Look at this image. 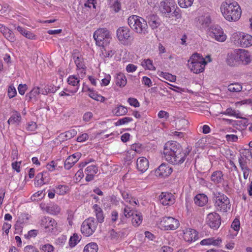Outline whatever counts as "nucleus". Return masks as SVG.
<instances>
[{"mask_svg":"<svg viewBox=\"0 0 252 252\" xmlns=\"http://www.w3.org/2000/svg\"><path fill=\"white\" fill-rule=\"evenodd\" d=\"M77 134V131L74 129H70L64 133L60 134L58 137L61 141H66L74 137Z\"/></svg>","mask_w":252,"mask_h":252,"instance_id":"bb28decb","label":"nucleus"},{"mask_svg":"<svg viewBox=\"0 0 252 252\" xmlns=\"http://www.w3.org/2000/svg\"><path fill=\"white\" fill-rule=\"evenodd\" d=\"M3 35L11 42H14L16 41V37L14 33L9 29H8V32H6Z\"/></svg>","mask_w":252,"mask_h":252,"instance_id":"09e8293b","label":"nucleus"},{"mask_svg":"<svg viewBox=\"0 0 252 252\" xmlns=\"http://www.w3.org/2000/svg\"><path fill=\"white\" fill-rule=\"evenodd\" d=\"M73 59L77 68L82 69L84 71H86V67L84 63L83 59L79 57L75 58V56L73 57Z\"/></svg>","mask_w":252,"mask_h":252,"instance_id":"a19ab883","label":"nucleus"},{"mask_svg":"<svg viewBox=\"0 0 252 252\" xmlns=\"http://www.w3.org/2000/svg\"><path fill=\"white\" fill-rule=\"evenodd\" d=\"M141 65L146 69H149L151 70H154L156 69V68L153 64L152 61L150 59L144 60L141 63Z\"/></svg>","mask_w":252,"mask_h":252,"instance_id":"a18cd8bd","label":"nucleus"},{"mask_svg":"<svg viewBox=\"0 0 252 252\" xmlns=\"http://www.w3.org/2000/svg\"><path fill=\"white\" fill-rule=\"evenodd\" d=\"M49 173L45 171L39 173L37 174L35 179V184L37 186H41L46 184L49 181Z\"/></svg>","mask_w":252,"mask_h":252,"instance_id":"5701e85b","label":"nucleus"},{"mask_svg":"<svg viewBox=\"0 0 252 252\" xmlns=\"http://www.w3.org/2000/svg\"><path fill=\"white\" fill-rule=\"evenodd\" d=\"M122 0H111V8L115 13L119 12L121 10Z\"/></svg>","mask_w":252,"mask_h":252,"instance_id":"ea45409f","label":"nucleus"},{"mask_svg":"<svg viewBox=\"0 0 252 252\" xmlns=\"http://www.w3.org/2000/svg\"><path fill=\"white\" fill-rule=\"evenodd\" d=\"M40 249L42 252H52L53 251L54 247L52 245L47 244L41 246Z\"/></svg>","mask_w":252,"mask_h":252,"instance_id":"5fc2aeb1","label":"nucleus"},{"mask_svg":"<svg viewBox=\"0 0 252 252\" xmlns=\"http://www.w3.org/2000/svg\"><path fill=\"white\" fill-rule=\"evenodd\" d=\"M36 128V124L34 122L28 123L26 126V129L29 131H34Z\"/></svg>","mask_w":252,"mask_h":252,"instance_id":"69168bd1","label":"nucleus"},{"mask_svg":"<svg viewBox=\"0 0 252 252\" xmlns=\"http://www.w3.org/2000/svg\"><path fill=\"white\" fill-rule=\"evenodd\" d=\"M114 82L118 86L123 87L126 85L127 80L124 74L120 72L115 76Z\"/></svg>","mask_w":252,"mask_h":252,"instance_id":"cd10ccee","label":"nucleus"},{"mask_svg":"<svg viewBox=\"0 0 252 252\" xmlns=\"http://www.w3.org/2000/svg\"><path fill=\"white\" fill-rule=\"evenodd\" d=\"M206 63L202 62H190L188 63L189 67L193 73L197 74L202 72L204 70V66Z\"/></svg>","mask_w":252,"mask_h":252,"instance_id":"412c9836","label":"nucleus"},{"mask_svg":"<svg viewBox=\"0 0 252 252\" xmlns=\"http://www.w3.org/2000/svg\"><path fill=\"white\" fill-rule=\"evenodd\" d=\"M223 114L227 115L229 116H232L236 117L237 118H242L241 117H240L239 115V113H237L235 110L233 109L232 108H228L225 111L222 113Z\"/></svg>","mask_w":252,"mask_h":252,"instance_id":"3c124183","label":"nucleus"},{"mask_svg":"<svg viewBox=\"0 0 252 252\" xmlns=\"http://www.w3.org/2000/svg\"><path fill=\"white\" fill-rule=\"evenodd\" d=\"M206 222L211 228L217 229L220 224V217L215 212L209 213L206 218Z\"/></svg>","mask_w":252,"mask_h":252,"instance_id":"1a4fd4ad","label":"nucleus"},{"mask_svg":"<svg viewBox=\"0 0 252 252\" xmlns=\"http://www.w3.org/2000/svg\"><path fill=\"white\" fill-rule=\"evenodd\" d=\"M110 32L106 29H99L94 33V38L96 45L102 46L105 54L107 55L110 54Z\"/></svg>","mask_w":252,"mask_h":252,"instance_id":"7ed1b4c3","label":"nucleus"},{"mask_svg":"<svg viewBox=\"0 0 252 252\" xmlns=\"http://www.w3.org/2000/svg\"><path fill=\"white\" fill-rule=\"evenodd\" d=\"M221 242V239H214L213 238L203 239L200 242V244L202 245H213L214 246L218 245Z\"/></svg>","mask_w":252,"mask_h":252,"instance_id":"473e14b6","label":"nucleus"},{"mask_svg":"<svg viewBox=\"0 0 252 252\" xmlns=\"http://www.w3.org/2000/svg\"><path fill=\"white\" fill-rule=\"evenodd\" d=\"M177 7L176 2L174 0H165L160 3V10L163 14H169Z\"/></svg>","mask_w":252,"mask_h":252,"instance_id":"9d476101","label":"nucleus"},{"mask_svg":"<svg viewBox=\"0 0 252 252\" xmlns=\"http://www.w3.org/2000/svg\"><path fill=\"white\" fill-rule=\"evenodd\" d=\"M161 74V76H162L164 78L170 82H174L176 79V76L169 73L162 72Z\"/></svg>","mask_w":252,"mask_h":252,"instance_id":"864d4df0","label":"nucleus"},{"mask_svg":"<svg viewBox=\"0 0 252 252\" xmlns=\"http://www.w3.org/2000/svg\"><path fill=\"white\" fill-rule=\"evenodd\" d=\"M79 79L77 77H76V76H69V77L67 79L68 84L70 86H72L73 87V89H71L70 93L75 94L78 91L79 89Z\"/></svg>","mask_w":252,"mask_h":252,"instance_id":"b1692460","label":"nucleus"},{"mask_svg":"<svg viewBox=\"0 0 252 252\" xmlns=\"http://www.w3.org/2000/svg\"><path fill=\"white\" fill-rule=\"evenodd\" d=\"M194 203L198 206H204L208 202V197L204 194H198L194 198Z\"/></svg>","mask_w":252,"mask_h":252,"instance_id":"c756f323","label":"nucleus"},{"mask_svg":"<svg viewBox=\"0 0 252 252\" xmlns=\"http://www.w3.org/2000/svg\"><path fill=\"white\" fill-rule=\"evenodd\" d=\"M160 202L163 205H169L174 203V196L169 192H162L159 196Z\"/></svg>","mask_w":252,"mask_h":252,"instance_id":"2eb2a0df","label":"nucleus"},{"mask_svg":"<svg viewBox=\"0 0 252 252\" xmlns=\"http://www.w3.org/2000/svg\"><path fill=\"white\" fill-rule=\"evenodd\" d=\"M7 93L8 96L10 98H11L15 96L17 94L16 90L15 87L12 85L9 86L8 89Z\"/></svg>","mask_w":252,"mask_h":252,"instance_id":"4d7b16f0","label":"nucleus"},{"mask_svg":"<svg viewBox=\"0 0 252 252\" xmlns=\"http://www.w3.org/2000/svg\"><path fill=\"white\" fill-rule=\"evenodd\" d=\"M148 160L145 157H140L136 161L137 169L141 173L145 172L149 167Z\"/></svg>","mask_w":252,"mask_h":252,"instance_id":"a211bd4d","label":"nucleus"},{"mask_svg":"<svg viewBox=\"0 0 252 252\" xmlns=\"http://www.w3.org/2000/svg\"><path fill=\"white\" fill-rule=\"evenodd\" d=\"M189 153L183 151L179 144L176 142H168L165 143L163 149V155L165 159L173 164H181L185 160Z\"/></svg>","mask_w":252,"mask_h":252,"instance_id":"f257e3e1","label":"nucleus"},{"mask_svg":"<svg viewBox=\"0 0 252 252\" xmlns=\"http://www.w3.org/2000/svg\"><path fill=\"white\" fill-rule=\"evenodd\" d=\"M122 195L124 199H125L126 201H128L130 203L132 204L133 203L134 204H137L136 201L134 199H130L129 197V194L126 192H123L122 193Z\"/></svg>","mask_w":252,"mask_h":252,"instance_id":"0e129e2a","label":"nucleus"},{"mask_svg":"<svg viewBox=\"0 0 252 252\" xmlns=\"http://www.w3.org/2000/svg\"><path fill=\"white\" fill-rule=\"evenodd\" d=\"M117 37L121 42H125L130 38V31L128 28L126 27H120L117 30Z\"/></svg>","mask_w":252,"mask_h":252,"instance_id":"9b49d317","label":"nucleus"},{"mask_svg":"<svg viewBox=\"0 0 252 252\" xmlns=\"http://www.w3.org/2000/svg\"><path fill=\"white\" fill-rule=\"evenodd\" d=\"M81 240L80 236H79L78 234L74 233L73 236H71L69 241V244L71 247H73L77 245V244Z\"/></svg>","mask_w":252,"mask_h":252,"instance_id":"37998d69","label":"nucleus"},{"mask_svg":"<svg viewBox=\"0 0 252 252\" xmlns=\"http://www.w3.org/2000/svg\"><path fill=\"white\" fill-rule=\"evenodd\" d=\"M38 230L35 229L31 230L28 233L24 235L26 239H30L32 237H35L37 236Z\"/></svg>","mask_w":252,"mask_h":252,"instance_id":"13d9d810","label":"nucleus"},{"mask_svg":"<svg viewBox=\"0 0 252 252\" xmlns=\"http://www.w3.org/2000/svg\"><path fill=\"white\" fill-rule=\"evenodd\" d=\"M239 40L240 45L243 47H247L252 45V36L250 34H242Z\"/></svg>","mask_w":252,"mask_h":252,"instance_id":"a878e982","label":"nucleus"},{"mask_svg":"<svg viewBox=\"0 0 252 252\" xmlns=\"http://www.w3.org/2000/svg\"><path fill=\"white\" fill-rule=\"evenodd\" d=\"M173 10V16H174L176 19H181L182 18L181 9L177 6V7H175V9Z\"/></svg>","mask_w":252,"mask_h":252,"instance_id":"bf43d9fd","label":"nucleus"},{"mask_svg":"<svg viewBox=\"0 0 252 252\" xmlns=\"http://www.w3.org/2000/svg\"><path fill=\"white\" fill-rule=\"evenodd\" d=\"M93 207L97 220L96 221H97V222L102 223L103 222L104 219L102 209L97 204L94 205Z\"/></svg>","mask_w":252,"mask_h":252,"instance_id":"2f4dec72","label":"nucleus"},{"mask_svg":"<svg viewBox=\"0 0 252 252\" xmlns=\"http://www.w3.org/2000/svg\"><path fill=\"white\" fill-rule=\"evenodd\" d=\"M147 22L153 30L157 29L160 25V20L156 15L150 14L147 17Z\"/></svg>","mask_w":252,"mask_h":252,"instance_id":"4be33fe9","label":"nucleus"},{"mask_svg":"<svg viewBox=\"0 0 252 252\" xmlns=\"http://www.w3.org/2000/svg\"><path fill=\"white\" fill-rule=\"evenodd\" d=\"M97 226V221L94 218H89L85 220L81 227V231L85 236L92 235L95 231Z\"/></svg>","mask_w":252,"mask_h":252,"instance_id":"423d86ee","label":"nucleus"},{"mask_svg":"<svg viewBox=\"0 0 252 252\" xmlns=\"http://www.w3.org/2000/svg\"><path fill=\"white\" fill-rule=\"evenodd\" d=\"M198 21L202 26V28L203 29L208 28L211 23V18L209 15H203L200 17Z\"/></svg>","mask_w":252,"mask_h":252,"instance_id":"7c9ffc66","label":"nucleus"},{"mask_svg":"<svg viewBox=\"0 0 252 252\" xmlns=\"http://www.w3.org/2000/svg\"><path fill=\"white\" fill-rule=\"evenodd\" d=\"M194 0H178L179 5L182 8L190 7L193 3Z\"/></svg>","mask_w":252,"mask_h":252,"instance_id":"8fccbe9b","label":"nucleus"},{"mask_svg":"<svg viewBox=\"0 0 252 252\" xmlns=\"http://www.w3.org/2000/svg\"><path fill=\"white\" fill-rule=\"evenodd\" d=\"M56 193L59 195H64L69 190V188L66 185H60L56 187Z\"/></svg>","mask_w":252,"mask_h":252,"instance_id":"79ce46f5","label":"nucleus"},{"mask_svg":"<svg viewBox=\"0 0 252 252\" xmlns=\"http://www.w3.org/2000/svg\"><path fill=\"white\" fill-rule=\"evenodd\" d=\"M202 62L204 63H207V62L205 60V59L200 56V54L197 53L193 54L190 58L189 60L188 61V63H190V62Z\"/></svg>","mask_w":252,"mask_h":252,"instance_id":"4c0bfd02","label":"nucleus"},{"mask_svg":"<svg viewBox=\"0 0 252 252\" xmlns=\"http://www.w3.org/2000/svg\"><path fill=\"white\" fill-rule=\"evenodd\" d=\"M21 116L20 113L16 111H14L8 119L7 123L9 125L18 126L21 122Z\"/></svg>","mask_w":252,"mask_h":252,"instance_id":"393cba45","label":"nucleus"},{"mask_svg":"<svg viewBox=\"0 0 252 252\" xmlns=\"http://www.w3.org/2000/svg\"><path fill=\"white\" fill-rule=\"evenodd\" d=\"M41 225L44 227L46 231L53 232L57 226L56 220L52 218L47 217H44L41 220Z\"/></svg>","mask_w":252,"mask_h":252,"instance_id":"f8f14e48","label":"nucleus"},{"mask_svg":"<svg viewBox=\"0 0 252 252\" xmlns=\"http://www.w3.org/2000/svg\"><path fill=\"white\" fill-rule=\"evenodd\" d=\"M86 88L87 89V90L90 92L89 96L91 98L96 100H100L101 101H103L104 100V97L103 96L98 95V94L95 93L94 91L91 90L90 88L87 87H86Z\"/></svg>","mask_w":252,"mask_h":252,"instance_id":"c03bdc74","label":"nucleus"},{"mask_svg":"<svg viewBox=\"0 0 252 252\" xmlns=\"http://www.w3.org/2000/svg\"><path fill=\"white\" fill-rule=\"evenodd\" d=\"M21 34L28 39L34 40L36 39V36L32 32L25 29Z\"/></svg>","mask_w":252,"mask_h":252,"instance_id":"6e6d98bb","label":"nucleus"},{"mask_svg":"<svg viewBox=\"0 0 252 252\" xmlns=\"http://www.w3.org/2000/svg\"><path fill=\"white\" fill-rule=\"evenodd\" d=\"M97 171L98 168L95 165L88 166L85 170V173L86 175V181L87 182L92 181Z\"/></svg>","mask_w":252,"mask_h":252,"instance_id":"aec40b11","label":"nucleus"},{"mask_svg":"<svg viewBox=\"0 0 252 252\" xmlns=\"http://www.w3.org/2000/svg\"><path fill=\"white\" fill-rule=\"evenodd\" d=\"M208 34L210 37L219 42H223L226 38L222 28L218 25L211 26L209 29Z\"/></svg>","mask_w":252,"mask_h":252,"instance_id":"6e6552de","label":"nucleus"},{"mask_svg":"<svg viewBox=\"0 0 252 252\" xmlns=\"http://www.w3.org/2000/svg\"><path fill=\"white\" fill-rule=\"evenodd\" d=\"M112 112L114 115L120 116L125 115L127 112V109L126 107L120 105L113 109Z\"/></svg>","mask_w":252,"mask_h":252,"instance_id":"c9c22d12","label":"nucleus"},{"mask_svg":"<svg viewBox=\"0 0 252 252\" xmlns=\"http://www.w3.org/2000/svg\"><path fill=\"white\" fill-rule=\"evenodd\" d=\"M132 217V219L131 222L133 225L138 226L141 223L142 221V217L141 213H135Z\"/></svg>","mask_w":252,"mask_h":252,"instance_id":"e433bc0d","label":"nucleus"},{"mask_svg":"<svg viewBox=\"0 0 252 252\" xmlns=\"http://www.w3.org/2000/svg\"><path fill=\"white\" fill-rule=\"evenodd\" d=\"M125 235L122 231L116 232L113 229L111 230V240L114 242L118 243L121 239Z\"/></svg>","mask_w":252,"mask_h":252,"instance_id":"72a5a7b5","label":"nucleus"},{"mask_svg":"<svg viewBox=\"0 0 252 252\" xmlns=\"http://www.w3.org/2000/svg\"><path fill=\"white\" fill-rule=\"evenodd\" d=\"M220 10L224 17L229 21H237L241 15L240 7L236 1L229 0L222 2Z\"/></svg>","mask_w":252,"mask_h":252,"instance_id":"f03ea898","label":"nucleus"},{"mask_svg":"<svg viewBox=\"0 0 252 252\" xmlns=\"http://www.w3.org/2000/svg\"><path fill=\"white\" fill-rule=\"evenodd\" d=\"M25 252H39L32 245L27 246L24 248Z\"/></svg>","mask_w":252,"mask_h":252,"instance_id":"774afa93","label":"nucleus"},{"mask_svg":"<svg viewBox=\"0 0 252 252\" xmlns=\"http://www.w3.org/2000/svg\"><path fill=\"white\" fill-rule=\"evenodd\" d=\"M223 174L220 170L215 171L211 175V180L215 184L220 183L223 180Z\"/></svg>","mask_w":252,"mask_h":252,"instance_id":"c85d7f7f","label":"nucleus"},{"mask_svg":"<svg viewBox=\"0 0 252 252\" xmlns=\"http://www.w3.org/2000/svg\"><path fill=\"white\" fill-rule=\"evenodd\" d=\"M129 27L137 33L146 34L148 33L147 21L137 15H131L127 19Z\"/></svg>","mask_w":252,"mask_h":252,"instance_id":"20e7f679","label":"nucleus"},{"mask_svg":"<svg viewBox=\"0 0 252 252\" xmlns=\"http://www.w3.org/2000/svg\"><path fill=\"white\" fill-rule=\"evenodd\" d=\"M124 213L126 217L128 218L132 216H133V214L135 213L132 209H130V207L126 206L124 209Z\"/></svg>","mask_w":252,"mask_h":252,"instance_id":"e2e57ef3","label":"nucleus"},{"mask_svg":"<svg viewBox=\"0 0 252 252\" xmlns=\"http://www.w3.org/2000/svg\"><path fill=\"white\" fill-rule=\"evenodd\" d=\"M183 231V238L186 241L192 242L198 239V234L195 230L191 228H187Z\"/></svg>","mask_w":252,"mask_h":252,"instance_id":"dca6fc26","label":"nucleus"},{"mask_svg":"<svg viewBox=\"0 0 252 252\" xmlns=\"http://www.w3.org/2000/svg\"><path fill=\"white\" fill-rule=\"evenodd\" d=\"M213 199L218 211L226 212L227 209H230L231 205L229 199L223 193L220 192L214 193Z\"/></svg>","mask_w":252,"mask_h":252,"instance_id":"39448f33","label":"nucleus"},{"mask_svg":"<svg viewBox=\"0 0 252 252\" xmlns=\"http://www.w3.org/2000/svg\"><path fill=\"white\" fill-rule=\"evenodd\" d=\"M240 221L238 219H235L231 224V227L236 231H238L240 229Z\"/></svg>","mask_w":252,"mask_h":252,"instance_id":"680f3d73","label":"nucleus"},{"mask_svg":"<svg viewBox=\"0 0 252 252\" xmlns=\"http://www.w3.org/2000/svg\"><path fill=\"white\" fill-rule=\"evenodd\" d=\"M237 50L233 53H229L227 55L226 62L227 64L231 66H234L240 64L238 60Z\"/></svg>","mask_w":252,"mask_h":252,"instance_id":"6ab92c4d","label":"nucleus"},{"mask_svg":"<svg viewBox=\"0 0 252 252\" xmlns=\"http://www.w3.org/2000/svg\"><path fill=\"white\" fill-rule=\"evenodd\" d=\"M242 89V86L239 83H232L228 86V90L232 92H239Z\"/></svg>","mask_w":252,"mask_h":252,"instance_id":"49530a36","label":"nucleus"},{"mask_svg":"<svg viewBox=\"0 0 252 252\" xmlns=\"http://www.w3.org/2000/svg\"><path fill=\"white\" fill-rule=\"evenodd\" d=\"M98 250V247L96 243L91 242L85 246L83 252H97Z\"/></svg>","mask_w":252,"mask_h":252,"instance_id":"f704fd0d","label":"nucleus"},{"mask_svg":"<svg viewBox=\"0 0 252 252\" xmlns=\"http://www.w3.org/2000/svg\"><path fill=\"white\" fill-rule=\"evenodd\" d=\"M172 169L168 164L162 163L156 170L157 176L160 177H167L171 174Z\"/></svg>","mask_w":252,"mask_h":252,"instance_id":"ddd939ff","label":"nucleus"},{"mask_svg":"<svg viewBox=\"0 0 252 252\" xmlns=\"http://www.w3.org/2000/svg\"><path fill=\"white\" fill-rule=\"evenodd\" d=\"M160 226L165 230H175L180 225L179 221L177 219L171 217H164L161 219Z\"/></svg>","mask_w":252,"mask_h":252,"instance_id":"0eeeda50","label":"nucleus"},{"mask_svg":"<svg viewBox=\"0 0 252 252\" xmlns=\"http://www.w3.org/2000/svg\"><path fill=\"white\" fill-rule=\"evenodd\" d=\"M226 121L228 122L229 124L234 123L233 125L236 124L237 126H242L243 127L248 126V120L246 118H242V120L237 121H233L231 120L227 119Z\"/></svg>","mask_w":252,"mask_h":252,"instance_id":"de8ad7c7","label":"nucleus"},{"mask_svg":"<svg viewBox=\"0 0 252 252\" xmlns=\"http://www.w3.org/2000/svg\"><path fill=\"white\" fill-rule=\"evenodd\" d=\"M132 121V118L131 117H124L122 119L118 120L115 123V125L116 126H118L122 125H124L126 124H127L128 123Z\"/></svg>","mask_w":252,"mask_h":252,"instance_id":"603ef678","label":"nucleus"},{"mask_svg":"<svg viewBox=\"0 0 252 252\" xmlns=\"http://www.w3.org/2000/svg\"><path fill=\"white\" fill-rule=\"evenodd\" d=\"M40 94V89L38 87H34L31 92L26 95V98L28 101H30L32 98L35 97Z\"/></svg>","mask_w":252,"mask_h":252,"instance_id":"58836bf2","label":"nucleus"},{"mask_svg":"<svg viewBox=\"0 0 252 252\" xmlns=\"http://www.w3.org/2000/svg\"><path fill=\"white\" fill-rule=\"evenodd\" d=\"M81 154L80 153H76L69 156L64 162V168L69 170L81 158Z\"/></svg>","mask_w":252,"mask_h":252,"instance_id":"f3484780","label":"nucleus"},{"mask_svg":"<svg viewBox=\"0 0 252 252\" xmlns=\"http://www.w3.org/2000/svg\"><path fill=\"white\" fill-rule=\"evenodd\" d=\"M238 60L240 64H248L251 61V57L249 52L244 49L237 50Z\"/></svg>","mask_w":252,"mask_h":252,"instance_id":"4468645a","label":"nucleus"},{"mask_svg":"<svg viewBox=\"0 0 252 252\" xmlns=\"http://www.w3.org/2000/svg\"><path fill=\"white\" fill-rule=\"evenodd\" d=\"M127 102L129 103L130 105L133 106L134 107H138L140 105L139 102L137 99L135 98L129 97L127 99Z\"/></svg>","mask_w":252,"mask_h":252,"instance_id":"052dcab7","label":"nucleus"},{"mask_svg":"<svg viewBox=\"0 0 252 252\" xmlns=\"http://www.w3.org/2000/svg\"><path fill=\"white\" fill-rule=\"evenodd\" d=\"M243 159L242 156H240V157L239 158V163L240 164V166L242 170H247L249 169L247 165V162L246 161H243L242 159Z\"/></svg>","mask_w":252,"mask_h":252,"instance_id":"338daca9","label":"nucleus"}]
</instances>
